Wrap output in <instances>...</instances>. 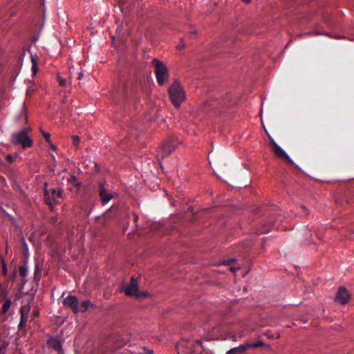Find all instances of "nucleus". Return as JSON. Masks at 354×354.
I'll list each match as a JSON object with an SVG mask.
<instances>
[{"mask_svg": "<svg viewBox=\"0 0 354 354\" xmlns=\"http://www.w3.org/2000/svg\"><path fill=\"white\" fill-rule=\"evenodd\" d=\"M41 271L39 270L38 266L36 267L35 270L34 281L38 284L40 280Z\"/></svg>", "mask_w": 354, "mask_h": 354, "instance_id": "nucleus-21", "label": "nucleus"}, {"mask_svg": "<svg viewBox=\"0 0 354 354\" xmlns=\"http://www.w3.org/2000/svg\"><path fill=\"white\" fill-rule=\"evenodd\" d=\"M242 1L245 3H249L250 1V0H242Z\"/></svg>", "mask_w": 354, "mask_h": 354, "instance_id": "nucleus-37", "label": "nucleus"}, {"mask_svg": "<svg viewBox=\"0 0 354 354\" xmlns=\"http://www.w3.org/2000/svg\"><path fill=\"white\" fill-rule=\"evenodd\" d=\"M351 299V295L346 288L339 287L335 296V301L341 304H345Z\"/></svg>", "mask_w": 354, "mask_h": 354, "instance_id": "nucleus-8", "label": "nucleus"}, {"mask_svg": "<svg viewBox=\"0 0 354 354\" xmlns=\"http://www.w3.org/2000/svg\"><path fill=\"white\" fill-rule=\"evenodd\" d=\"M19 274L23 277H25L28 273V268L26 265L20 266L19 268Z\"/></svg>", "mask_w": 354, "mask_h": 354, "instance_id": "nucleus-19", "label": "nucleus"}, {"mask_svg": "<svg viewBox=\"0 0 354 354\" xmlns=\"http://www.w3.org/2000/svg\"><path fill=\"white\" fill-rule=\"evenodd\" d=\"M302 208L306 210V207L305 206H302Z\"/></svg>", "mask_w": 354, "mask_h": 354, "instance_id": "nucleus-40", "label": "nucleus"}, {"mask_svg": "<svg viewBox=\"0 0 354 354\" xmlns=\"http://www.w3.org/2000/svg\"><path fill=\"white\" fill-rule=\"evenodd\" d=\"M1 264H2V274H3V275L6 276L8 271H7L6 265L3 259L1 260Z\"/></svg>", "mask_w": 354, "mask_h": 354, "instance_id": "nucleus-24", "label": "nucleus"}, {"mask_svg": "<svg viewBox=\"0 0 354 354\" xmlns=\"http://www.w3.org/2000/svg\"><path fill=\"white\" fill-rule=\"evenodd\" d=\"M44 201L51 210L53 209L54 204H59V202L56 199V198L52 196L51 193L50 194L48 190L45 191Z\"/></svg>", "mask_w": 354, "mask_h": 354, "instance_id": "nucleus-12", "label": "nucleus"}, {"mask_svg": "<svg viewBox=\"0 0 354 354\" xmlns=\"http://www.w3.org/2000/svg\"><path fill=\"white\" fill-rule=\"evenodd\" d=\"M31 59H32V75H35L38 71L37 63L33 57H32Z\"/></svg>", "mask_w": 354, "mask_h": 354, "instance_id": "nucleus-17", "label": "nucleus"}, {"mask_svg": "<svg viewBox=\"0 0 354 354\" xmlns=\"http://www.w3.org/2000/svg\"><path fill=\"white\" fill-rule=\"evenodd\" d=\"M50 193L51 195L53 196L54 197L62 198L63 196L64 189L62 188H59L58 189H51Z\"/></svg>", "mask_w": 354, "mask_h": 354, "instance_id": "nucleus-16", "label": "nucleus"}, {"mask_svg": "<svg viewBox=\"0 0 354 354\" xmlns=\"http://www.w3.org/2000/svg\"><path fill=\"white\" fill-rule=\"evenodd\" d=\"M270 145L272 151L278 158H284L290 163L292 162L286 152L280 146H279L273 139L270 140Z\"/></svg>", "mask_w": 354, "mask_h": 354, "instance_id": "nucleus-6", "label": "nucleus"}, {"mask_svg": "<svg viewBox=\"0 0 354 354\" xmlns=\"http://www.w3.org/2000/svg\"><path fill=\"white\" fill-rule=\"evenodd\" d=\"M168 93L169 98L175 107L180 106L185 98V95L180 84L176 80L169 88Z\"/></svg>", "mask_w": 354, "mask_h": 354, "instance_id": "nucleus-1", "label": "nucleus"}, {"mask_svg": "<svg viewBox=\"0 0 354 354\" xmlns=\"http://www.w3.org/2000/svg\"><path fill=\"white\" fill-rule=\"evenodd\" d=\"M239 267H238V268H236V267H232V268H230V270H231L232 272H236V271L237 270H239Z\"/></svg>", "mask_w": 354, "mask_h": 354, "instance_id": "nucleus-32", "label": "nucleus"}, {"mask_svg": "<svg viewBox=\"0 0 354 354\" xmlns=\"http://www.w3.org/2000/svg\"><path fill=\"white\" fill-rule=\"evenodd\" d=\"M180 144V141L178 140L176 136L169 137L161 146L159 151L158 156H160L162 158L168 156L174 151L176 147Z\"/></svg>", "mask_w": 354, "mask_h": 354, "instance_id": "nucleus-3", "label": "nucleus"}, {"mask_svg": "<svg viewBox=\"0 0 354 354\" xmlns=\"http://www.w3.org/2000/svg\"><path fill=\"white\" fill-rule=\"evenodd\" d=\"M235 261V259H228V260H225L223 261V263L225 265H230L231 263H232L234 261Z\"/></svg>", "mask_w": 354, "mask_h": 354, "instance_id": "nucleus-28", "label": "nucleus"}, {"mask_svg": "<svg viewBox=\"0 0 354 354\" xmlns=\"http://www.w3.org/2000/svg\"><path fill=\"white\" fill-rule=\"evenodd\" d=\"M196 30H194L192 32V34H196Z\"/></svg>", "mask_w": 354, "mask_h": 354, "instance_id": "nucleus-38", "label": "nucleus"}, {"mask_svg": "<svg viewBox=\"0 0 354 354\" xmlns=\"http://www.w3.org/2000/svg\"><path fill=\"white\" fill-rule=\"evenodd\" d=\"M41 132L43 134L45 140L48 143L50 144V134L49 133H46V132L43 131L42 130H41Z\"/></svg>", "mask_w": 354, "mask_h": 354, "instance_id": "nucleus-23", "label": "nucleus"}, {"mask_svg": "<svg viewBox=\"0 0 354 354\" xmlns=\"http://www.w3.org/2000/svg\"><path fill=\"white\" fill-rule=\"evenodd\" d=\"M149 353L151 354L152 351H149Z\"/></svg>", "mask_w": 354, "mask_h": 354, "instance_id": "nucleus-41", "label": "nucleus"}, {"mask_svg": "<svg viewBox=\"0 0 354 354\" xmlns=\"http://www.w3.org/2000/svg\"><path fill=\"white\" fill-rule=\"evenodd\" d=\"M223 102L224 104H226L225 100H223Z\"/></svg>", "mask_w": 354, "mask_h": 354, "instance_id": "nucleus-39", "label": "nucleus"}, {"mask_svg": "<svg viewBox=\"0 0 354 354\" xmlns=\"http://www.w3.org/2000/svg\"><path fill=\"white\" fill-rule=\"evenodd\" d=\"M80 137L77 136H73V145L75 147H77L79 145Z\"/></svg>", "mask_w": 354, "mask_h": 354, "instance_id": "nucleus-25", "label": "nucleus"}, {"mask_svg": "<svg viewBox=\"0 0 354 354\" xmlns=\"http://www.w3.org/2000/svg\"><path fill=\"white\" fill-rule=\"evenodd\" d=\"M47 344L54 350L58 351L59 354H63L61 342L56 337H51L47 341Z\"/></svg>", "mask_w": 354, "mask_h": 354, "instance_id": "nucleus-11", "label": "nucleus"}, {"mask_svg": "<svg viewBox=\"0 0 354 354\" xmlns=\"http://www.w3.org/2000/svg\"><path fill=\"white\" fill-rule=\"evenodd\" d=\"M149 293L147 292H138L136 296V298L137 299H140V298H143V297H146L147 296H149Z\"/></svg>", "mask_w": 354, "mask_h": 354, "instance_id": "nucleus-22", "label": "nucleus"}, {"mask_svg": "<svg viewBox=\"0 0 354 354\" xmlns=\"http://www.w3.org/2000/svg\"><path fill=\"white\" fill-rule=\"evenodd\" d=\"M123 290L127 295L136 297L138 292L137 280L132 277L129 284H127L123 288Z\"/></svg>", "mask_w": 354, "mask_h": 354, "instance_id": "nucleus-7", "label": "nucleus"}, {"mask_svg": "<svg viewBox=\"0 0 354 354\" xmlns=\"http://www.w3.org/2000/svg\"><path fill=\"white\" fill-rule=\"evenodd\" d=\"M6 159L9 162H14V160H15L14 157L10 154L6 155Z\"/></svg>", "mask_w": 354, "mask_h": 354, "instance_id": "nucleus-27", "label": "nucleus"}, {"mask_svg": "<svg viewBox=\"0 0 354 354\" xmlns=\"http://www.w3.org/2000/svg\"><path fill=\"white\" fill-rule=\"evenodd\" d=\"M138 215H136V214H135V216H134V221H135V222H137V221H138Z\"/></svg>", "mask_w": 354, "mask_h": 354, "instance_id": "nucleus-34", "label": "nucleus"}, {"mask_svg": "<svg viewBox=\"0 0 354 354\" xmlns=\"http://www.w3.org/2000/svg\"><path fill=\"white\" fill-rule=\"evenodd\" d=\"M38 315V313H35V315L37 316Z\"/></svg>", "mask_w": 354, "mask_h": 354, "instance_id": "nucleus-42", "label": "nucleus"}, {"mask_svg": "<svg viewBox=\"0 0 354 354\" xmlns=\"http://www.w3.org/2000/svg\"><path fill=\"white\" fill-rule=\"evenodd\" d=\"M246 344H241L238 347L232 348L226 354H242L247 350Z\"/></svg>", "mask_w": 354, "mask_h": 354, "instance_id": "nucleus-13", "label": "nucleus"}, {"mask_svg": "<svg viewBox=\"0 0 354 354\" xmlns=\"http://www.w3.org/2000/svg\"><path fill=\"white\" fill-rule=\"evenodd\" d=\"M28 129L25 128L13 136V143L21 145L24 149L32 147V141L28 135Z\"/></svg>", "mask_w": 354, "mask_h": 354, "instance_id": "nucleus-4", "label": "nucleus"}, {"mask_svg": "<svg viewBox=\"0 0 354 354\" xmlns=\"http://www.w3.org/2000/svg\"><path fill=\"white\" fill-rule=\"evenodd\" d=\"M63 304L65 306L71 308L74 313L77 314L80 313L79 301L77 297L74 295H68L64 299Z\"/></svg>", "mask_w": 354, "mask_h": 354, "instance_id": "nucleus-5", "label": "nucleus"}, {"mask_svg": "<svg viewBox=\"0 0 354 354\" xmlns=\"http://www.w3.org/2000/svg\"><path fill=\"white\" fill-rule=\"evenodd\" d=\"M20 314L21 317L18 327L19 330H22L26 327V323L28 322L29 308H26L25 306H21L20 308Z\"/></svg>", "mask_w": 354, "mask_h": 354, "instance_id": "nucleus-10", "label": "nucleus"}, {"mask_svg": "<svg viewBox=\"0 0 354 354\" xmlns=\"http://www.w3.org/2000/svg\"><path fill=\"white\" fill-rule=\"evenodd\" d=\"M83 77V74L82 73H80L77 77V80H81Z\"/></svg>", "mask_w": 354, "mask_h": 354, "instance_id": "nucleus-33", "label": "nucleus"}, {"mask_svg": "<svg viewBox=\"0 0 354 354\" xmlns=\"http://www.w3.org/2000/svg\"><path fill=\"white\" fill-rule=\"evenodd\" d=\"M184 346V344H183V342H181V343H178V344H176V349H177V351H178V354H179V351H180V347H181V346Z\"/></svg>", "mask_w": 354, "mask_h": 354, "instance_id": "nucleus-30", "label": "nucleus"}, {"mask_svg": "<svg viewBox=\"0 0 354 354\" xmlns=\"http://www.w3.org/2000/svg\"><path fill=\"white\" fill-rule=\"evenodd\" d=\"M16 276H17V271L14 270L13 273H12V280H15Z\"/></svg>", "mask_w": 354, "mask_h": 354, "instance_id": "nucleus-31", "label": "nucleus"}, {"mask_svg": "<svg viewBox=\"0 0 354 354\" xmlns=\"http://www.w3.org/2000/svg\"><path fill=\"white\" fill-rule=\"evenodd\" d=\"M50 148L53 150L56 149V147L50 143Z\"/></svg>", "mask_w": 354, "mask_h": 354, "instance_id": "nucleus-35", "label": "nucleus"}, {"mask_svg": "<svg viewBox=\"0 0 354 354\" xmlns=\"http://www.w3.org/2000/svg\"><path fill=\"white\" fill-rule=\"evenodd\" d=\"M57 81L60 86H64L66 84V80L60 76L57 77Z\"/></svg>", "mask_w": 354, "mask_h": 354, "instance_id": "nucleus-26", "label": "nucleus"}, {"mask_svg": "<svg viewBox=\"0 0 354 354\" xmlns=\"http://www.w3.org/2000/svg\"><path fill=\"white\" fill-rule=\"evenodd\" d=\"M155 66L156 80L160 85H163L169 78V73L167 66L157 59L152 61Z\"/></svg>", "mask_w": 354, "mask_h": 354, "instance_id": "nucleus-2", "label": "nucleus"}, {"mask_svg": "<svg viewBox=\"0 0 354 354\" xmlns=\"http://www.w3.org/2000/svg\"><path fill=\"white\" fill-rule=\"evenodd\" d=\"M93 305L91 304L90 300H85L82 301L80 306V312H85L89 307H93Z\"/></svg>", "mask_w": 354, "mask_h": 354, "instance_id": "nucleus-15", "label": "nucleus"}, {"mask_svg": "<svg viewBox=\"0 0 354 354\" xmlns=\"http://www.w3.org/2000/svg\"><path fill=\"white\" fill-rule=\"evenodd\" d=\"M186 45V43L181 39V44L178 46V48L179 50H182Z\"/></svg>", "mask_w": 354, "mask_h": 354, "instance_id": "nucleus-29", "label": "nucleus"}, {"mask_svg": "<svg viewBox=\"0 0 354 354\" xmlns=\"http://www.w3.org/2000/svg\"><path fill=\"white\" fill-rule=\"evenodd\" d=\"M263 342L261 341H258L255 343H252V344H246V346H247V348H259L260 346H261L263 345Z\"/></svg>", "mask_w": 354, "mask_h": 354, "instance_id": "nucleus-20", "label": "nucleus"}, {"mask_svg": "<svg viewBox=\"0 0 354 354\" xmlns=\"http://www.w3.org/2000/svg\"><path fill=\"white\" fill-rule=\"evenodd\" d=\"M11 304H12V302H11L10 299H6L2 305V307L0 310V313L2 315L6 314V313L10 308Z\"/></svg>", "mask_w": 354, "mask_h": 354, "instance_id": "nucleus-14", "label": "nucleus"}, {"mask_svg": "<svg viewBox=\"0 0 354 354\" xmlns=\"http://www.w3.org/2000/svg\"><path fill=\"white\" fill-rule=\"evenodd\" d=\"M68 182L71 184H73L74 186L79 187L80 186V183L78 181L77 177L75 176H71L68 179Z\"/></svg>", "mask_w": 354, "mask_h": 354, "instance_id": "nucleus-18", "label": "nucleus"}, {"mask_svg": "<svg viewBox=\"0 0 354 354\" xmlns=\"http://www.w3.org/2000/svg\"><path fill=\"white\" fill-rule=\"evenodd\" d=\"M195 343H196V344L201 345V340H196V341L195 342Z\"/></svg>", "mask_w": 354, "mask_h": 354, "instance_id": "nucleus-36", "label": "nucleus"}, {"mask_svg": "<svg viewBox=\"0 0 354 354\" xmlns=\"http://www.w3.org/2000/svg\"><path fill=\"white\" fill-rule=\"evenodd\" d=\"M104 185L105 183H100L99 185V195L102 205H105L113 198V194L107 192Z\"/></svg>", "mask_w": 354, "mask_h": 354, "instance_id": "nucleus-9", "label": "nucleus"}]
</instances>
